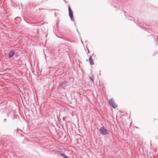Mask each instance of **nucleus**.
Segmentation results:
<instances>
[{
    "mask_svg": "<svg viewBox=\"0 0 158 158\" xmlns=\"http://www.w3.org/2000/svg\"><path fill=\"white\" fill-rule=\"evenodd\" d=\"M99 131L100 134L102 135H105L108 133L107 130L105 129L104 126L101 127Z\"/></svg>",
    "mask_w": 158,
    "mask_h": 158,
    "instance_id": "obj_1",
    "label": "nucleus"
},
{
    "mask_svg": "<svg viewBox=\"0 0 158 158\" xmlns=\"http://www.w3.org/2000/svg\"><path fill=\"white\" fill-rule=\"evenodd\" d=\"M6 120H7V119H6V118L4 119V123L6 122Z\"/></svg>",
    "mask_w": 158,
    "mask_h": 158,
    "instance_id": "obj_10",
    "label": "nucleus"
},
{
    "mask_svg": "<svg viewBox=\"0 0 158 158\" xmlns=\"http://www.w3.org/2000/svg\"><path fill=\"white\" fill-rule=\"evenodd\" d=\"M127 17H128V19L129 20H133V17H132L131 16H127Z\"/></svg>",
    "mask_w": 158,
    "mask_h": 158,
    "instance_id": "obj_7",
    "label": "nucleus"
},
{
    "mask_svg": "<svg viewBox=\"0 0 158 158\" xmlns=\"http://www.w3.org/2000/svg\"><path fill=\"white\" fill-rule=\"evenodd\" d=\"M54 14V15H55V17H56V16L57 15H56V12H55Z\"/></svg>",
    "mask_w": 158,
    "mask_h": 158,
    "instance_id": "obj_11",
    "label": "nucleus"
},
{
    "mask_svg": "<svg viewBox=\"0 0 158 158\" xmlns=\"http://www.w3.org/2000/svg\"><path fill=\"white\" fill-rule=\"evenodd\" d=\"M15 52L14 50H11L8 53V56L9 58H11L15 54Z\"/></svg>",
    "mask_w": 158,
    "mask_h": 158,
    "instance_id": "obj_4",
    "label": "nucleus"
},
{
    "mask_svg": "<svg viewBox=\"0 0 158 158\" xmlns=\"http://www.w3.org/2000/svg\"><path fill=\"white\" fill-rule=\"evenodd\" d=\"M15 19L16 20H20V18L19 17H17V18H15Z\"/></svg>",
    "mask_w": 158,
    "mask_h": 158,
    "instance_id": "obj_8",
    "label": "nucleus"
},
{
    "mask_svg": "<svg viewBox=\"0 0 158 158\" xmlns=\"http://www.w3.org/2000/svg\"><path fill=\"white\" fill-rule=\"evenodd\" d=\"M109 105L114 109L116 108L118 106L114 102L113 98H111L109 100Z\"/></svg>",
    "mask_w": 158,
    "mask_h": 158,
    "instance_id": "obj_2",
    "label": "nucleus"
},
{
    "mask_svg": "<svg viewBox=\"0 0 158 158\" xmlns=\"http://www.w3.org/2000/svg\"><path fill=\"white\" fill-rule=\"evenodd\" d=\"M60 155L64 157V158H66L67 156L65 155L62 152H60Z\"/></svg>",
    "mask_w": 158,
    "mask_h": 158,
    "instance_id": "obj_6",
    "label": "nucleus"
},
{
    "mask_svg": "<svg viewBox=\"0 0 158 158\" xmlns=\"http://www.w3.org/2000/svg\"><path fill=\"white\" fill-rule=\"evenodd\" d=\"M124 13H125V14L126 13V12L124 11ZM125 15L126 17H127V15H126V14H125Z\"/></svg>",
    "mask_w": 158,
    "mask_h": 158,
    "instance_id": "obj_12",
    "label": "nucleus"
},
{
    "mask_svg": "<svg viewBox=\"0 0 158 158\" xmlns=\"http://www.w3.org/2000/svg\"><path fill=\"white\" fill-rule=\"evenodd\" d=\"M90 80L93 82H94V79L91 77H89Z\"/></svg>",
    "mask_w": 158,
    "mask_h": 158,
    "instance_id": "obj_9",
    "label": "nucleus"
},
{
    "mask_svg": "<svg viewBox=\"0 0 158 158\" xmlns=\"http://www.w3.org/2000/svg\"><path fill=\"white\" fill-rule=\"evenodd\" d=\"M69 15L72 21H73L74 20L73 19V14L72 10L71 9L70 6H69Z\"/></svg>",
    "mask_w": 158,
    "mask_h": 158,
    "instance_id": "obj_3",
    "label": "nucleus"
},
{
    "mask_svg": "<svg viewBox=\"0 0 158 158\" xmlns=\"http://www.w3.org/2000/svg\"><path fill=\"white\" fill-rule=\"evenodd\" d=\"M89 61L90 64L92 65L94 64V62L93 60L92 57V56H90L89 58Z\"/></svg>",
    "mask_w": 158,
    "mask_h": 158,
    "instance_id": "obj_5",
    "label": "nucleus"
},
{
    "mask_svg": "<svg viewBox=\"0 0 158 158\" xmlns=\"http://www.w3.org/2000/svg\"><path fill=\"white\" fill-rule=\"evenodd\" d=\"M77 31L78 32V30H77Z\"/></svg>",
    "mask_w": 158,
    "mask_h": 158,
    "instance_id": "obj_13",
    "label": "nucleus"
}]
</instances>
